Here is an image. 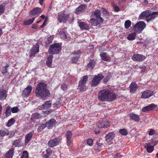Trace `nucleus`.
<instances>
[{
    "mask_svg": "<svg viewBox=\"0 0 158 158\" xmlns=\"http://www.w3.org/2000/svg\"><path fill=\"white\" fill-rule=\"evenodd\" d=\"M36 95L39 98L45 100L50 95L49 91L47 89L46 84L43 82L39 83L35 90Z\"/></svg>",
    "mask_w": 158,
    "mask_h": 158,
    "instance_id": "f257e3e1",
    "label": "nucleus"
},
{
    "mask_svg": "<svg viewBox=\"0 0 158 158\" xmlns=\"http://www.w3.org/2000/svg\"><path fill=\"white\" fill-rule=\"evenodd\" d=\"M116 97L115 94L107 89H104L98 93V99L102 101H113L115 99Z\"/></svg>",
    "mask_w": 158,
    "mask_h": 158,
    "instance_id": "f03ea898",
    "label": "nucleus"
},
{
    "mask_svg": "<svg viewBox=\"0 0 158 158\" xmlns=\"http://www.w3.org/2000/svg\"><path fill=\"white\" fill-rule=\"evenodd\" d=\"M61 46L59 43L54 44L51 45L48 50L49 54H57L61 50Z\"/></svg>",
    "mask_w": 158,
    "mask_h": 158,
    "instance_id": "7ed1b4c3",
    "label": "nucleus"
},
{
    "mask_svg": "<svg viewBox=\"0 0 158 158\" xmlns=\"http://www.w3.org/2000/svg\"><path fill=\"white\" fill-rule=\"evenodd\" d=\"M146 27L145 23L142 21L137 23L133 27L132 30L134 31L137 33L141 32Z\"/></svg>",
    "mask_w": 158,
    "mask_h": 158,
    "instance_id": "20e7f679",
    "label": "nucleus"
},
{
    "mask_svg": "<svg viewBox=\"0 0 158 158\" xmlns=\"http://www.w3.org/2000/svg\"><path fill=\"white\" fill-rule=\"evenodd\" d=\"M103 78V76L101 74L95 75L92 81V86H96L97 85Z\"/></svg>",
    "mask_w": 158,
    "mask_h": 158,
    "instance_id": "39448f33",
    "label": "nucleus"
},
{
    "mask_svg": "<svg viewBox=\"0 0 158 158\" xmlns=\"http://www.w3.org/2000/svg\"><path fill=\"white\" fill-rule=\"evenodd\" d=\"M58 19L60 23L65 22L69 19V17L68 15L61 12L59 14Z\"/></svg>",
    "mask_w": 158,
    "mask_h": 158,
    "instance_id": "423d86ee",
    "label": "nucleus"
},
{
    "mask_svg": "<svg viewBox=\"0 0 158 158\" xmlns=\"http://www.w3.org/2000/svg\"><path fill=\"white\" fill-rule=\"evenodd\" d=\"M60 139L59 138H56L50 140L48 143V145L51 147H54L58 145Z\"/></svg>",
    "mask_w": 158,
    "mask_h": 158,
    "instance_id": "0eeeda50",
    "label": "nucleus"
},
{
    "mask_svg": "<svg viewBox=\"0 0 158 158\" xmlns=\"http://www.w3.org/2000/svg\"><path fill=\"white\" fill-rule=\"evenodd\" d=\"M132 59L133 60L141 62L143 61L145 59V56L140 54H134L132 57Z\"/></svg>",
    "mask_w": 158,
    "mask_h": 158,
    "instance_id": "6e6552de",
    "label": "nucleus"
},
{
    "mask_svg": "<svg viewBox=\"0 0 158 158\" xmlns=\"http://www.w3.org/2000/svg\"><path fill=\"white\" fill-rule=\"evenodd\" d=\"M32 89L31 86L29 85L23 91L22 96L25 97H28L31 93Z\"/></svg>",
    "mask_w": 158,
    "mask_h": 158,
    "instance_id": "1a4fd4ad",
    "label": "nucleus"
},
{
    "mask_svg": "<svg viewBox=\"0 0 158 158\" xmlns=\"http://www.w3.org/2000/svg\"><path fill=\"white\" fill-rule=\"evenodd\" d=\"M39 51V46L38 44H36L34 45L30 52V56H34Z\"/></svg>",
    "mask_w": 158,
    "mask_h": 158,
    "instance_id": "9d476101",
    "label": "nucleus"
},
{
    "mask_svg": "<svg viewBox=\"0 0 158 158\" xmlns=\"http://www.w3.org/2000/svg\"><path fill=\"white\" fill-rule=\"evenodd\" d=\"M153 92L148 90L144 91L142 94V97L144 98H148L153 95Z\"/></svg>",
    "mask_w": 158,
    "mask_h": 158,
    "instance_id": "9b49d317",
    "label": "nucleus"
},
{
    "mask_svg": "<svg viewBox=\"0 0 158 158\" xmlns=\"http://www.w3.org/2000/svg\"><path fill=\"white\" fill-rule=\"evenodd\" d=\"M34 132L31 131L27 134L25 136L24 144L26 145L30 141L33 135Z\"/></svg>",
    "mask_w": 158,
    "mask_h": 158,
    "instance_id": "f8f14e48",
    "label": "nucleus"
},
{
    "mask_svg": "<svg viewBox=\"0 0 158 158\" xmlns=\"http://www.w3.org/2000/svg\"><path fill=\"white\" fill-rule=\"evenodd\" d=\"M97 125L99 127L106 128L110 126V123L108 121H101L97 123Z\"/></svg>",
    "mask_w": 158,
    "mask_h": 158,
    "instance_id": "ddd939ff",
    "label": "nucleus"
},
{
    "mask_svg": "<svg viewBox=\"0 0 158 158\" xmlns=\"http://www.w3.org/2000/svg\"><path fill=\"white\" fill-rule=\"evenodd\" d=\"M158 15V12H155L151 13L150 11V14L146 18V20L148 22L154 19Z\"/></svg>",
    "mask_w": 158,
    "mask_h": 158,
    "instance_id": "4468645a",
    "label": "nucleus"
},
{
    "mask_svg": "<svg viewBox=\"0 0 158 158\" xmlns=\"http://www.w3.org/2000/svg\"><path fill=\"white\" fill-rule=\"evenodd\" d=\"M130 92L132 93H134L136 91L138 88V86L135 82H132L130 84Z\"/></svg>",
    "mask_w": 158,
    "mask_h": 158,
    "instance_id": "2eb2a0df",
    "label": "nucleus"
},
{
    "mask_svg": "<svg viewBox=\"0 0 158 158\" xmlns=\"http://www.w3.org/2000/svg\"><path fill=\"white\" fill-rule=\"evenodd\" d=\"M155 107H156L155 105L154 104H152L143 108L142 109V111L143 112H146L152 110Z\"/></svg>",
    "mask_w": 158,
    "mask_h": 158,
    "instance_id": "dca6fc26",
    "label": "nucleus"
},
{
    "mask_svg": "<svg viewBox=\"0 0 158 158\" xmlns=\"http://www.w3.org/2000/svg\"><path fill=\"white\" fill-rule=\"evenodd\" d=\"M56 123V121L54 119H52L45 124L46 126L50 128L55 126Z\"/></svg>",
    "mask_w": 158,
    "mask_h": 158,
    "instance_id": "f3484780",
    "label": "nucleus"
},
{
    "mask_svg": "<svg viewBox=\"0 0 158 158\" xmlns=\"http://www.w3.org/2000/svg\"><path fill=\"white\" fill-rule=\"evenodd\" d=\"M41 9L40 8L36 7L32 9L30 12V14L32 15H35L39 13H41Z\"/></svg>",
    "mask_w": 158,
    "mask_h": 158,
    "instance_id": "a211bd4d",
    "label": "nucleus"
},
{
    "mask_svg": "<svg viewBox=\"0 0 158 158\" xmlns=\"http://www.w3.org/2000/svg\"><path fill=\"white\" fill-rule=\"evenodd\" d=\"M150 14V11L149 10H146L143 11L139 16L140 19H142L146 18Z\"/></svg>",
    "mask_w": 158,
    "mask_h": 158,
    "instance_id": "6ab92c4d",
    "label": "nucleus"
},
{
    "mask_svg": "<svg viewBox=\"0 0 158 158\" xmlns=\"http://www.w3.org/2000/svg\"><path fill=\"white\" fill-rule=\"evenodd\" d=\"M101 59L106 61H110V58L106 52H103L100 54Z\"/></svg>",
    "mask_w": 158,
    "mask_h": 158,
    "instance_id": "aec40b11",
    "label": "nucleus"
},
{
    "mask_svg": "<svg viewBox=\"0 0 158 158\" xmlns=\"http://www.w3.org/2000/svg\"><path fill=\"white\" fill-rule=\"evenodd\" d=\"M80 53V52L79 51L74 52V56L72 59V62L75 63L77 61L78 57Z\"/></svg>",
    "mask_w": 158,
    "mask_h": 158,
    "instance_id": "412c9836",
    "label": "nucleus"
},
{
    "mask_svg": "<svg viewBox=\"0 0 158 158\" xmlns=\"http://www.w3.org/2000/svg\"><path fill=\"white\" fill-rule=\"evenodd\" d=\"M79 26L81 29L87 30L88 29L89 26L88 25L85 23L81 22L80 21L78 22Z\"/></svg>",
    "mask_w": 158,
    "mask_h": 158,
    "instance_id": "4be33fe9",
    "label": "nucleus"
},
{
    "mask_svg": "<svg viewBox=\"0 0 158 158\" xmlns=\"http://www.w3.org/2000/svg\"><path fill=\"white\" fill-rule=\"evenodd\" d=\"M14 153V149L13 148L10 149L5 154L4 158H12Z\"/></svg>",
    "mask_w": 158,
    "mask_h": 158,
    "instance_id": "5701e85b",
    "label": "nucleus"
},
{
    "mask_svg": "<svg viewBox=\"0 0 158 158\" xmlns=\"http://www.w3.org/2000/svg\"><path fill=\"white\" fill-rule=\"evenodd\" d=\"M114 134L113 132H110L108 133L106 136V140L107 142H110L112 140L114 136Z\"/></svg>",
    "mask_w": 158,
    "mask_h": 158,
    "instance_id": "b1692460",
    "label": "nucleus"
},
{
    "mask_svg": "<svg viewBox=\"0 0 158 158\" xmlns=\"http://www.w3.org/2000/svg\"><path fill=\"white\" fill-rule=\"evenodd\" d=\"M52 102L51 101H47L45 102L42 105V108L44 110H46L51 106Z\"/></svg>",
    "mask_w": 158,
    "mask_h": 158,
    "instance_id": "393cba45",
    "label": "nucleus"
},
{
    "mask_svg": "<svg viewBox=\"0 0 158 158\" xmlns=\"http://www.w3.org/2000/svg\"><path fill=\"white\" fill-rule=\"evenodd\" d=\"M86 6L85 5H81L77 7L75 13L79 15L82 13L85 9Z\"/></svg>",
    "mask_w": 158,
    "mask_h": 158,
    "instance_id": "a878e982",
    "label": "nucleus"
},
{
    "mask_svg": "<svg viewBox=\"0 0 158 158\" xmlns=\"http://www.w3.org/2000/svg\"><path fill=\"white\" fill-rule=\"evenodd\" d=\"M7 92L5 90H0V100H3L5 99L7 97Z\"/></svg>",
    "mask_w": 158,
    "mask_h": 158,
    "instance_id": "bb28decb",
    "label": "nucleus"
},
{
    "mask_svg": "<svg viewBox=\"0 0 158 158\" xmlns=\"http://www.w3.org/2000/svg\"><path fill=\"white\" fill-rule=\"evenodd\" d=\"M130 118L136 122H138L140 120V118L139 116L133 113H131L130 114Z\"/></svg>",
    "mask_w": 158,
    "mask_h": 158,
    "instance_id": "cd10ccee",
    "label": "nucleus"
},
{
    "mask_svg": "<svg viewBox=\"0 0 158 158\" xmlns=\"http://www.w3.org/2000/svg\"><path fill=\"white\" fill-rule=\"evenodd\" d=\"M95 64V61L94 60H90L87 65V70H90L93 69L94 66Z\"/></svg>",
    "mask_w": 158,
    "mask_h": 158,
    "instance_id": "c85d7f7f",
    "label": "nucleus"
},
{
    "mask_svg": "<svg viewBox=\"0 0 158 158\" xmlns=\"http://www.w3.org/2000/svg\"><path fill=\"white\" fill-rule=\"evenodd\" d=\"M53 56L52 55H49L48 58L46 62V64L47 66L49 67H51L52 66V59Z\"/></svg>",
    "mask_w": 158,
    "mask_h": 158,
    "instance_id": "c756f323",
    "label": "nucleus"
},
{
    "mask_svg": "<svg viewBox=\"0 0 158 158\" xmlns=\"http://www.w3.org/2000/svg\"><path fill=\"white\" fill-rule=\"evenodd\" d=\"M136 33H137L135 32L129 34L127 37V39L129 40H134L136 37Z\"/></svg>",
    "mask_w": 158,
    "mask_h": 158,
    "instance_id": "7c9ffc66",
    "label": "nucleus"
},
{
    "mask_svg": "<svg viewBox=\"0 0 158 158\" xmlns=\"http://www.w3.org/2000/svg\"><path fill=\"white\" fill-rule=\"evenodd\" d=\"M88 76L87 75L84 76L83 79L80 81L79 85L80 86L85 84L87 81Z\"/></svg>",
    "mask_w": 158,
    "mask_h": 158,
    "instance_id": "2f4dec72",
    "label": "nucleus"
},
{
    "mask_svg": "<svg viewBox=\"0 0 158 158\" xmlns=\"http://www.w3.org/2000/svg\"><path fill=\"white\" fill-rule=\"evenodd\" d=\"M15 122V120L14 118L10 119L6 124V126L7 127H10L13 125Z\"/></svg>",
    "mask_w": 158,
    "mask_h": 158,
    "instance_id": "473e14b6",
    "label": "nucleus"
},
{
    "mask_svg": "<svg viewBox=\"0 0 158 158\" xmlns=\"http://www.w3.org/2000/svg\"><path fill=\"white\" fill-rule=\"evenodd\" d=\"M35 19V18H33L31 19L26 20L24 22L23 24L25 25H30L33 22Z\"/></svg>",
    "mask_w": 158,
    "mask_h": 158,
    "instance_id": "72a5a7b5",
    "label": "nucleus"
},
{
    "mask_svg": "<svg viewBox=\"0 0 158 158\" xmlns=\"http://www.w3.org/2000/svg\"><path fill=\"white\" fill-rule=\"evenodd\" d=\"M11 107L10 106L7 107L6 110V117H8L11 114Z\"/></svg>",
    "mask_w": 158,
    "mask_h": 158,
    "instance_id": "f704fd0d",
    "label": "nucleus"
},
{
    "mask_svg": "<svg viewBox=\"0 0 158 158\" xmlns=\"http://www.w3.org/2000/svg\"><path fill=\"white\" fill-rule=\"evenodd\" d=\"M150 144V143H147V152L149 153H150L152 152L154 148V146H150L148 144Z\"/></svg>",
    "mask_w": 158,
    "mask_h": 158,
    "instance_id": "c9c22d12",
    "label": "nucleus"
},
{
    "mask_svg": "<svg viewBox=\"0 0 158 158\" xmlns=\"http://www.w3.org/2000/svg\"><path fill=\"white\" fill-rule=\"evenodd\" d=\"M119 133L123 135L126 136L127 135L128 131L126 129L123 128L119 130Z\"/></svg>",
    "mask_w": 158,
    "mask_h": 158,
    "instance_id": "e433bc0d",
    "label": "nucleus"
},
{
    "mask_svg": "<svg viewBox=\"0 0 158 158\" xmlns=\"http://www.w3.org/2000/svg\"><path fill=\"white\" fill-rule=\"evenodd\" d=\"M131 22L129 20L125 21L124 24L125 27L126 29H128L131 26Z\"/></svg>",
    "mask_w": 158,
    "mask_h": 158,
    "instance_id": "4c0bfd02",
    "label": "nucleus"
},
{
    "mask_svg": "<svg viewBox=\"0 0 158 158\" xmlns=\"http://www.w3.org/2000/svg\"><path fill=\"white\" fill-rule=\"evenodd\" d=\"M9 66V65L7 64L6 65L2 67V73L3 74H6L7 73V68Z\"/></svg>",
    "mask_w": 158,
    "mask_h": 158,
    "instance_id": "58836bf2",
    "label": "nucleus"
},
{
    "mask_svg": "<svg viewBox=\"0 0 158 158\" xmlns=\"http://www.w3.org/2000/svg\"><path fill=\"white\" fill-rule=\"evenodd\" d=\"M91 24L94 26H97L98 23V21L97 19H92L90 21Z\"/></svg>",
    "mask_w": 158,
    "mask_h": 158,
    "instance_id": "ea45409f",
    "label": "nucleus"
},
{
    "mask_svg": "<svg viewBox=\"0 0 158 158\" xmlns=\"http://www.w3.org/2000/svg\"><path fill=\"white\" fill-rule=\"evenodd\" d=\"M41 117V115L38 113H34L32 115V118L34 119H38Z\"/></svg>",
    "mask_w": 158,
    "mask_h": 158,
    "instance_id": "a19ab883",
    "label": "nucleus"
},
{
    "mask_svg": "<svg viewBox=\"0 0 158 158\" xmlns=\"http://www.w3.org/2000/svg\"><path fill=\"white\" fill-rule=\"evenodd\" d=\"M60 36L62 39H65L66 38V35L64 31H60Z\"/></svg>",
    "mask_w": 158,
    "mask_h": 158,
    "instance_id": "79ce46f5",
    "label": "nucleus"
},
{
    "mask_svg": "<svg viewBox=\"0 0 158 158\" xmlns=\"http://www.w3.org/2000/svg\"><path fill=\"white\" fill-rule=\"evenodd\" d=\"M53 38L54 36L53 35L50 36L48 38V39L46 42L48 44H50L52 43Z\"/></svg>",
    "mask_w": 158,
    "mask_h": 158,
    "instance_id": "37998d69",
    "label": "nucleus"
},
{
    "mask_svg": "<svg viewBox=\"0 0 158 158\" xmlns=\"http://www.w3.org/2000/svg\"><path fill=\"white\" fill-rule=\"evenodd\" d=\"M94 17H96V19L98 17H99L100 16V11L98 10H96L94 12Z\"/></svg>",
    "mask_w": 158,
    "mask_h": 158,
    "instance_id": "c03bdc74",
    "label": "nucleus"
},
{
    "mask_svg": "<svg viewBox=\"0 0 158 158\" xmlns=\"http://www.w3.org/2000/svg\"><path fill=\"white\" fill-rule=\"evenodd\" d=\"M52 153L51 149L50 148H48L46 149V153L44 154L49 157L52 154Z\"/></svg>",
    "mask_w": 158,
    "mask_h": 158,
    "instance_id": "a18cd8bd",
    "label": "nucleus"
},
{
    "mask_svg": "<svg viewBox=\"0 0 158 158\" xmlns=\"http://www.w3.org/2000/svg\"><path fill=\"white\" fill-rule=\"evenodd\" d=\"M19 109L17 106H15L11 108V111L13 113H17L19 111Z\"/></svg>",
    "mask_w": 158,
    "mask_h": 158,
    "instance_id": "49530a36",
    "label": "nucleus"
},
{
    "mask_svg": "<svg viewBox=\"0 0 158 158\" xmlns=\"http://www.w3.org/2000/svg\"><path fill=\"white\" fill-rule=\"evenodd\" d=\"M28 154L27 151H24L23 153V155L21 158H28Z\"/></svg>",
    "mask_w": 158,
    "mask_h": 158,
    "instance_id": "de8ad7c7",
    "label": "nucleus"
},
{
    "mask_svg": "<svg viewBox=\"0 0 158 158\" xmlns=\"http://www.w3.org/2000/svg\"><path fill=\"white\" fill-rule=\"evenodd\" d=\"M67 139H71L72 134L71 131H68L66 133Z\"/></svg>",
    "mask_w": 158,
    "mask_h": 158,
    "instance_id": "09e8293b",
    "label": "nucleus"
},
{
    "mask_svg": "<svg viewBox=\"0 0 158 158\" xmlns=\"http://www.w3.org/2000/svg\"><path fill=\"white\" fill-rule=\"evenodd\" d=\"M46 126L45 124H42L40 126L38 127L37 129V131L38 132L41 131Z\"/></svg>",
    "mask_w": 158,
    "mask_h": 158,
    "instance_id": "8fccbe9b",
    "label": "nucleus"
},
{
    "mask_svg": "<svg viewBox=\"0 0 158 158\" xmlns=\"http://www.w3.org/2000/svg\"><path fill=\"white\" fill-rule=\"evenodd\" d=\"M67 88V85L65 84H63L61 85V88L64 91L66 90Z\"/></svg>",
    "mask_w": 158,
    "mask_h": 158,
    "instance_id": "3c124183",
    "label": "nucleus"
},
{
    "mask_svg": "<svg viewBox=\"0 0 158 158\" xmlns=\"http://www.w3.org/2000/svg\"><path fill=\"white\" fill-rule=\"evenodd\" d=\"M61 104V102L58 101L56 102L55 103L53 104L54 107L57 108L59 107Z\"/></svg>",
    "mask_w": 158,
    "mask_h": 158,
    "instance_id": "603ef678",
    "label": "nucleus"
},
{
    "mask_svg": "<svg viewBox=\"0 0 158 158\" xmlns=\"http://www.w3.org/2000/svg\"><path fill=\"white\" fill-rule=\"evenodd\" d=\"M52 112L51 110H46L43 113L44 116H46L47 115L49 114Z\"/></svg>",
    "mask_w": 158,
    "mask_h": 158,
    "instance_id": "864d4df0",
    "label": "nucleus"
},
{
    "mask_svg": "<svg viewBox=\"0 0 158 158\" xmlns=\"http://www.w3.org/2000/svg\"><path fill=\"white\" fill-rule=\"evenodd\" d=\"M5 10V7L3 5L0 6V15L3 13Z\"/></svg>",
    "mask_w": 158,
    "mask_h": 158,
    "instance_id": "5fc2aeb1",
    "label": "nucleus"
},
{
    "mask_svg": "<svg viewBox=\"0 0 158 158\" xmlns=\"http://www.w3.org/2000/svg\"><path fill=\"white\" fill-rule=\"evenodd\" d=\"M112 5L114 7V11L116 12L118 11V7L117 6H116V5L114 3H113L112 4Z\"/></svg>",
    "mask_w": 158,
    "mask_h": 158,
    "instance_id": "6e6d98bb",
    "label": "nucleus"
},
{
    "mask_svg": "<svg viewBox=\"0 0 158 158\" xmlns=\"http://www.w3.org/2000/svg\"><path fill=\"white\" fill-rule=\"evenodd\" d=\"M93 141L91 139H89L87 141V143L90 146L92 145Z\"/></svg>",
    "mask_w": 158,
    "mask_h": 158,
    "instance_id": "4d7b16f0",
    "label": "nucleus"
},
{
    "mask_svg": "<svg viewBox=\"0 0 158 158\" xmlns=\"http://www.w3.org/2000/svg\"><path fill=\"white\" fill-rule=\"evenodd\" d=\"M81 86L80 88V90L81 91H83L86 90V87L84 85H82L79 86Z\"/></svg>",
    "mask_w": 158,
    "mask_h": 158,
    "instance_id": "13d9d810",
    "label": "nucleus"
},
{
    "mask_svg": "<svg viewBox=\"0 0 158 158\" xmlns=\"http://www.w3.org/2000/svg\"><path fill=\"white\" fill-rule=\"evenodd\" d=\"M6 134V132L4 130H0V136L2 137L4 136Z\"/></svg>",
    "mask_w": 158,
    "mask_h": 158,
    "instance_id": "bf43d9fd",
    "label": "nucleus"
},
{
    "mask_svg": "<svg viewBox=\"0 0 158 158\" xmlns=\"http://www.w3.org/2000/svg\"><path fill=\"white\" fill-rule=\"evenodd\" d=\"M155 133V131L152 129H151L150 131H149L148 134L149 135H152L154 134Z\"/></svg>",
    "mask_w": 158,
    "mask_h": 158,
    "instance_id": "052dcab7",
    "label": "nucleus"
},
{
    "mask_svg": "<svg viewBox=\"0 0 158 158\" xmlns=\"http://www.w3.org/2000/svg\"><path fill=\"white\" fill-rule=\"evenodd\" d=\"M47 20H48V18H46L45 19L44 22L43 23V24L42 25V26H41V28L44 27L45 26L46 23L47 22Z\"/></svg>",
    "mask_w": 158,
    "mask_h": 158,
    "instance_id": "680f3d73",
    "label": "nucleus"
},
{
    "mask_svg": "<svg viewBox=\"0 0 158 158\" xmlns=\"http://www.w3.org/2000/svg\"><path fill=\"white\" fill-rule=\"evenodd\" d=\"M96 19L98 21V22L99 21L101 23H102L103 22V19L102 18L100 17V16L99 17L97 18Z\"/></svg>",
    "mask_w": 158,
    "mask_h": 158,
    "instance_id": "e2e57ef3",
    "label": "nucleus"
},
{
    "mask_svg": "<svg viewBox=\"0 0 158 158\" xmlns=\"http://www.w3.org/2000/svg\"><path fill=\"white\" fill-rule=\"evenodd\" d=\"M148 2L147 0H144L142 2V5L143 6L148 5Z\"/></svg>",
    "mask_w": 158,
    "mask_h": 158,
    "instance_id": "0e129e2a",
    "label": "nucleus"
},
{
    "mask_svg": "<svg viewBox=\"0 0 158 158\" xmlns=\"http://www.w3.org/2000/svg\"><path fill=\"white\" fill-rule=\"evenodd\" d=\"M71 139H67V144L68 145H69L71 143Z\"/></svg>",
    "mask_w": 158,
    "mask_h": 158,
    "instance_id": "69168bd1",
    "label": "nucleus"
},
{
    "mask_svg": "<svg viewBox=\"0 0 158 158\" xmlns=\"http://www.w3.org/2000/svg\"><path fill=\"white\" fill-rule=\"evenodd\" d=\"M97 145L99 147H101L102 146V143H97Z\"/></svg>",
    "mask_w": 158,
    "mask_h": 158,
    "instance_id": "338daca9",
    "label": "nucleus"
},
{
    "mask_svg": "<svg viewBox=\"0 0 158 158\" xmlns=\"http://www.w3.org/2000/svg\"><path fill=\"white\" fill-rule=\"evenodd\" d=\"M118 153H117L115 156H114L113 158H118Z\"/></svg>",
    "mask_w": 158,
    "mask_h": 158,
    "instance_id": "774afa93",
    "label": "nucleus"
}]
</instances>
